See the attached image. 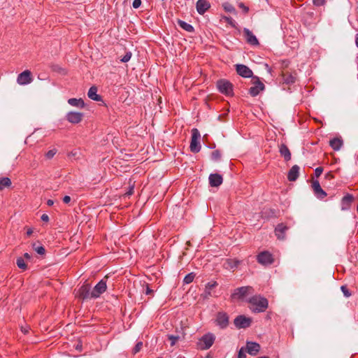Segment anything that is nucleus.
<instances>
[{
	"label": "nucleus",
	"instance_id": "obj_1",
	"mask_svg": "<svg viewBox=\"0 0 358 358\" xmlns=\"http://www.w3.org/2000/svg\"><path fill=\"white\" fill-rule=\"evenodd\" d=\"M250 308L252 311L256 313L264 312L268 308V301L261 296H255L250 299Z\"/></svg>",
	"mask_w": 358,
	"mask_h": 358
},
{
	"label": "nucleus",
	"instance_id": "obj_2",
	"mask_svg": "<svg viewBox=\"0 0 358 358\" xmlns=\"http://www.w3.org/2000/svg\"><path fill=\"white\" fill-rule=\"evenodd\" d=\"M201 134L197 129L192 130V140L190 143V150L193 152H199L201 150L199 139Z\"/></svg>",
	"mask_w": 358,
	"mask_h": 358
},
{
	"label": "nucleus",
	"instance_id": "obj_3",
	"mask_svg": "<svg viewBox=\"0 0 358 358\" xmlns=\"http://www.w3.org/2000/svg\"><path fill=\"white\" fill-rule=\"evenodd\" d=\"M217 87L220 92L226 95H232L233 86L231 83L226 80H220L217 82Z\"/></svg>",
	"mask_w": 358,
	"mask_h": 358
},
{
	"label": "nucleus",
	"instance_id": "obj_4",
	"mask_svg": "<svg viewBox=\"0 0 358 358\" xmlns=\"http://www.w3.org/2000/svg\"><path fill=\"white\" fill-rule=\"evenodd\" d=\"M215 338V337L213 334H205L199 341V348L202 350L210 348L213 345Z\"/></svg>",
	"mask_w": 358,
	"mask_h": 358
},
{
	"label": "nucleus",
	"instance_id": "obj_5",
	"mask_svg": "<svg viewBox=\"0 0 358 358\" xmlns=\"http://www.w3.org/2000/svg\"><path fill=\"white\" fill-rule=\"evenodd\" d=\"M17 83L19 85H27L33 81L32 74L29 70H25L17 77Z\"/></svg>",
	"mask_w": 358,
	"mask_h": 358
},
{
	"label": "nucleus",
	"instance_id": "obj_6",
	"mask_svg": "<svg viewBox=\"0 0 358 358\" xmlns=\"http://www.w3.org/2000/svg\"><path fill=\"white\" fill-rule=\"evenodd\" d=\"M107 288L106 281L100 280L91 291L92 298H98L101 294H103Z\"/></svg>",
	"mask_w": 358,
	"mask_h": 358
},
{
	"label": "nucleus",
	"instance_id": "obj_7",
	"mask_svg": "<svg viewBox=\"0 0 358 358\" xmlns=\"http://www.w3.org/2000/svg\"><path fill=\"white\" fill-rule=\"evenodd\" d=\"M251 322L252 320L250 317H246L243 315L238 316L234 320V324L238 329L248 327Z\"/></svg>",
	"mask_w": 358,
	"mask_h": 358
},
{
	"label": "nucleus",
	"instance_id": "obj_8",
	"mask_svg": "<svg viewBox=\"0 0 358 358\" xmlns=\"http://www.w3.org/2000/svg\"><path fill=\"white\" fill-rule=\"evenodd\" d=\"M66 120L72 124H78L83 117V114L80 112L70 111L66 115Z\"/></svg>",
	"mask_w": 358,
	"mask_h": 358
},
{
	"label": "nucleus",
	"instance_id": "obj_9",
	"mask_svg": "<svg viewBox=\"0 0 358 358\" xmlns=\"http://www.w3.org/2000/svg\"><path fill=\"white\" fill-rule=\"evenodd\" d=\"M257 261L263 265L271 264L273 262L272 255L268 252H262L257 255Z\"/></svg>",
	"mask_w": 358,
	"mask_h": 358
},
{
	"label": "nucleus",
	"instance_id": "obj_10",
	"mask_svg": "<svg viewBox=\"0 0 358 358\" xmlns=\"http://www.w3.org/2000/svg\"><path fill=\"white\" fill-rule=\"evenodd\" d=\"M251 287H241L236 289L231 294V298L234 299H243L250 291Z\"/></svg>",
	"mask_w": 358,
	"mask_h": 358
},
{
	"label": "nucleus",
	"instance_id": "obj_11",
	"mask_svg": "<svg viewBox=\"0 0 358 358\" xmlns=\"http://www.w3.org/2000/svg\"><path fill=\"white\" fill-rule=\"evenodd\" d=\"M236 69L238 74L243 78H250L252 76V71L245 65L236 64Z\"/></svg>",
	"mask_w": 358,
	"mask_h": 358
},
{
	"label": "nucleus",
	"instance_id": "obj_12",
	"mask_svg": "<svg viewBox=\"0 0 358 358\" xmlns=\"http://www.w3.org/2000/svg\"><path fill=\"white\" fill-rule=\"evenodd\" d=\"M215 323L221 329L226 328L229 324V317L227 314L219 313L217 315Z\"/></svg>",
	"mask_w": 358,
	"mask_h": 358
},
{
	"label": "nucleus",
	"instance_id": "obj_13",
	"mask_svg": "<svg viewBox=\"0 0 358 358\" xmlns=\"http://www.w3.org/2000/svg\"><path fill=\"white\" fill-rule=\"evenodd\" d=\"M89 285H84L79 288L76 292V296L79 298L86 299L91 297V290Z\"/></svg>",
	"mask_w": 358,
	"mask_h": 358
},
{
	"label": "nucleus",
	"instance_id": "obj_14",
	"mask_svg": "<svg viewBox=\"0 0 358 358\" xmlns=\"http://www.w3.org/2000/svg\"><path fill=\"white\" fill-rule=\"evenodd\" d=\"M264 90V85L257 78L255 82V85L250 89V94L252 96H257L261 92Z\"/></svg>",
	"mask_w": 358,
	"mask_h": 358
},
{
	"label": "nucleus",
	"instance_id": "obj_15",
	"mask_svg": "<svg viewBox=\"0 0 358 358\" xmlns=\"http://www.w3.org/2000/svg\"><path fill=\"white\" fill-rule=\"evenodd\" d=\"M251 355H256L260 350V345L256 342H247L246 349H245Z\"/></svg>",
	"mask_w": 358,
	"mask_h": 358
},
{
	"label": "nucleus",
	"instance_id": "obj_16",
	"mask_svg": "<svg viewBox=\"0 0 358 358\" xmlns=\"http://www.w3.org/2000/svg\"><path fill=\"white\" fill-rule=\"evenodd\" d=\"M208 179L211 187H218L223 181L222 176L217 173L210 174Z\"/></svg>",
	"mask_w": 358,
	"mask_h": 358
},
{
	"label": "nucleus",
	"instance_id": "obj_17",
	"mask_svg": "<svg viewBox=\"0 0 358 358\" xmlns=\"http://www.w3.org/2000/svg\"><path fill=\"white\" fill-rule=\"evenodd\" d=\"M210 8V3L206 0H199L196 2V10L199 14H203Z\"/></svg>",
	"mask_w": 358,
	"mask_h": 358
},
{
	"label": "nucleus",
	"instance_id": "obj_18",
	"mask_svg": "<svg viewBox=\"0 0 358 358\" xmlns=\"http://www.w3.org/2000/svg\"><path fill=\"white\" fill-rule=\"evenodd\" d=\"M287 230V227L283 224H278L275 229V235L278 237V238L280 240L285 239V232Z\"/></svg>",
	"mask_w": 358,
	"mask_h": 358
},
{
	"label": "nucleus",
	"instance_id": "obj_19",
	"mask_svg": "<svg viewBox=\"0 0 358 358\" xmlns=\"http://www.w3.org/2000/svg\"><path fill=\"white\" fill-rule=\"evenodd\" d=\"M313 188L318 198L323 199L327 196L326 192L322 189L317 180L313 182Z\"/></svg>",
	"mask_w": 358,
	"mask_h": 358
},
{
	"label": "nucleus",
	"instance_id": "obj_20",
	"mask_svg": "<svg viewBox=\"0 0 358 358\" xmlns=\"http://www.w3.org/2000/svg\"><path fill=\"white\" fill-rule=\"evenodd\" d=\"M244 33L246 36L247 41L250 43L251 45H258L259 42L257 38L248 29H244Z\"/></svg>",
	"mask_w": 358,
	"mask_h": 358
},
{
	"label": "nucleus",
	"instance_id": "obj_21",
	"mask_svg": "<svg viewBox=\"0 0 358 358\" xmlns=\"http://www.w3.org/2000/svg\"><path fill=\"white\" fill-rule=\"evenodd\" d=\"M299 167L297 165L293 166L288 173V179L290 181H294L299 176Z\"/></svg>",
	"mask_w": 358,
	"mask_h": 358
},
{
	"label": "nucleus",
	"instance_id": "obj_22",
	"mask_svg": "<svg viewBox=\"0 0 358 358\" xmlns=\"http://www.w3.org/2000/svg\"><path fill=\"white\" fill-rule=\"evenodd\" d=\"M88 97L94 101H100L101 99V96L97 94V87L92 86L87 92Z\"/></svg>",
	"mask_w": 358,
	"mask_h": 358
},
{
	"label": "nucleus",
	"instance_id": "obj_23",
	"mask_svg": "<svg viewBox=\"0 0 358 358\" xmlns=\"http://www.w3.org/2000/svg\"><path fill=\"white\" fill-rule=\"evenodd\" d=\"M279 152L286 161L290 160L291 153L288 148L285 144H281L280 145Z\"/></svg>",
	"mask_w": 358,
	"mask_h": 358
},
{
	"label": "nucleus",
	"instance_id": "obj_24",
	"mask_svg": "<svg viewBox=\"0 0 358 358\" xmlns=\"http://www.w3.org/2000/svg\"><path fill=\"white\" fill-rule=\"evenodd\" d=\"M68 103L74 107L83 108L85 107V103L83 99L71 98L68 100Z\"/></svg>",
	"mask_w": 358,
	"mask_h": 358
},
{
	"label": "nucleus",
	"instance_id": "obj_25",
	"mask_svg": "<svg viewBox=\"0 0 358 358\" xmlns=\"http://www.w3.org/2000/svg\"><path fill=\"white\" fill-rule=\"evenodd\" d=\"M343 145V141L340 138H334L330 141V145L334 150H339Z\"/></svg>",
	"mask_w": 358,
	"mask_h": 358
},
{
	"label": "nucleus",
	"instance_id": "obj_26",
	"mask_svg": "<svg viewBox=\"0 0 358 358\" xmlns=\"http://www.w3.org/2000/svg\"><path fill=\"white\" fill-rule=\"evenodd\" d=\"M239 264V262L236 259H227L224 264L227 269H233L236 268Z\"/></svg>",
	"mask_w": 358,
	"mask_h": 358
},
{
	"label": "nucleus",
	"instance_id": "obj_27",
	"mask_svg": "<svg viewBox=\"0 0 358 358\" xmlns=\"http://www.w3.org/2000/svg\"><path fill=\"white\" fill-rule=\"evenodd\" d=\"M11 185V180L8 177L0 178V190L3 189L5 187H8Z\"/></svg>",
	"mask_w": 358,
	"mask_h": 358
},
{
	"label": "nucleus",
	"instance_id": "obj_28",
	"mask_svg": "<svg viewBox=\"0 0 358 358\" xmlns=\"http://www.w3.org/2000/svg\"><path fill=\"white\" fill-rule=\"evenodd\" d=\"M178 24L183 29H185L187 31L192 32L194 31L193 27L184 21L180 20L178 21Z\"/></svg>",
	"mask_w": 358,
	"mask_h": 358
},
{
	"label": "nucleus",
	"instance_id": "obj_29",
	"mask_svg": "<svg viewBox=\"0 0 358 358\" xmlns=\"http://www.w3.org/2000/svg\"><path fill=\"white\" fill-rule=\"evenodd\" d=\"M223 8H224V10L227 12L234 13V14L236 13L234 7L229 3H227V2L224 3Z\"/></svg>",
	"mask_w": 358,
	"mask_h": 358
},
{
	"label": "nucleus",
	"instance_id": "obj_30",
	"mask_svg": "<svg viewBox=\"0 0 358 358\" xmlns=\"http://www.w3.org/2000/svg\"><path fill=\"white\" fill-rule=\"evenodd\" d=\"M17 266L20 268H22V269H26L27 268V265L26 264L24 263V260L22 258L20 257L17 259Z\"/></svg>",
	"mask_w": 358,
	"mask_h": 358
},
{
	"label": "nucleus",
	"instance_id": "obj_31",
	"mask_svg": "<svg viewBox=\"0 0 358 358\" xmlns=\"http://www.w3.org/2000/svg\"><path fill=\"white\" fill-rule=\"evenodd\" d=\"M194 275L191 273H189L187 274L185 278H184V282L186 284H189L190 282H192L194 280Z\"/></svg>",
	"mask_w": 358,
	"mask_h": 358
},
{
	"label": "nucleus",
	"instance_id": "obj_32",
	"mask_svg": "<svg viewBox=\"0 0 358 358\" xmlns=\"http://www.w3.org/2000/svg\"><path fill=\"white\" fill-rule=\"evenodd\" d=\"M56 153H57L56 149L50 150L45 153V157L48 159H50L56 155Z\"/></svg>",
	"mask_w": 358,
	"mask_h": 358
},
{
	"label": "nucleus",
	"instance_id": "obj_33",
	"mask_svg": "<svg viewBox=\"0 0 358 358\" xmlns=\"http://www.w3.org/2000/svg\"><path fill=\"white\" fill-rule=\"evenodd\" d=\"M169 339L171 341V345L173 346L176 343V342L180 339V336L169 335Z\"/></svg>",
	"mask_w": 358,
	"mask_h": 358
},
{
	"label": "nucleus",
	"instance_id": "obj_34",
	"mask_svg": "<svg viewBox=\"0 0 358 358\" xmlns=\"http://www.w3.org/2000/svg\"><path fill=\"white\" fill-rule=\"evenodd\" d=\"M342 201L343 204L346 203L348 206L352 201V196L350 194L346 195L343 198Z\"/></svg>",
	"mask_w": 358,
	"mask_h": 358
},
{
	"label": "nucleus",
	"instance_id": "obj_35",
	"mask_svg": "<svg viewBox=\"0 0 358 358\" xmlns=\"http://www.w3.org/2000/svg\"><path fill=\"white\" fill-rule=\"evenodd\" d=\"M221 154L218 150H215L212 153V159L214 161H217L220 159Z\"/></svg>",
	"mask_w": 358,
	"mask_h": 358
},
{
	"label": "nucleus",
	"instance_id": "obj_36",
	"mask_svg": "<svg viewBox=\"0 0 358 358\" xmlns=\"http://www.w3.org/2000/svg\"><path fill=\"white\" fill-rule=\"evenodd\" d=\"M238 358H246V350L244 348H241L238 354Z\"/></svg>",
	"mask_w": 358,
	"mask_h": 358
},
{
	"label": "nucleus",
	"instance_id": "obj_37",
	"mask_svg": "<svg viewBox=\"0 0 358 358\" xmlns=\"http://www.w3.org/2000/svg\"><path fill=\"white\" fill-rule=\"evenodd\" d=\"M131 57V53L130 52H127L126 55L120 59L122 62H127Z\"/></svg>",
	"mask_w": 358,
	"mask_h": 358
},
{
	"label": "nucleus",
	"instance_id": "obj_38",
	"mask_svg": "<svg viewBox=\"0 0 358 358\" xmlns=\"http://www.w3.org/2000/svg\"><path fill=\"white\" fill-rule=\"evenodd\" d=\"M216 285V282H210L206 284V289L211 291Z\"/></svg>",
	"mask_w": 358,
	"mask_h": 358
},
{
	"label": "nucleus",
	"instance_id": "obj_39",
	"mask_svg": "<svg viewBox=\"0 0 358 358\" xmlns=\"http://www.w3.org/2000/svg\"><path fill=\"white\" fill-rule=\"evenodd\" d=\"M36 252L39 255H43L45 253V248L43 246H38L35 248Z\"/></svg>",
	"mask_w": 358,
	"mask_h": 358
},
{
	"label": "nucleus",
	"instance_id": "obj_40",
	"mask_svg": "<svg viewBox=\"0 0 358 358\" xmlns=\"http://www.w3.org/2000/svg\"><path fill=\"white\" fill-rule=\"evenodd\" d=\"M313 3L316 6H321L324 4L325 0H313Z\"/></svg>",
	"mask_w": 358,
	"mask_h": 358
},
{
	"label": "nucleus",
	"instance_id": "obj_41",
	"mask_svg": "<svg viewBox=\"0 0 358 358\" xmlns=\"http://www.w3.org/2000/svg\"><path fill=\"white\" fill-rule=\"evenodd\" d=\"M323 171V169L322 167H317L315 169V175L316 177H319Z\"/></svg>",
	"mask_w": 358,
	"mask_h": 358
},
{
	"label": "nucleus",
	"instance_id": "obj_42",
	"mask_svg": "<svg viewBox=\"0 0 358 358\" xmlns=\"http://www.w3.org/2000/svg\"><path fill=\"white\" fill-rule=\"evenodd\" d=\"M142 345H143L142 342H138V343L136 345L135 348H134V353L138 352L141 349Z\"/></svg>",
	"mask_w": 358,
	"mask_h": 358
},
{
	"label": "nucleus",
	"instance_id": "obj_43",
	"mask_svg": "<svg viewBox=\"0 0 358 358\" xmlns=\"http://www.w3.org/2000/svg\"><path fill=\"white\" fill-rule=\"evenodd\" d=\"M141 4V0H134L132 6L134 8H138Z\"/></svg>",
	"mask_w": 358,
	"mask_h": 358
},
{
	"label": "nucleus",
	"instance_id": "obj_44",
	"mask_svg": "<svg viewBox=\"0 0 358 358\" xmlns=\"http://www.w3.org/2000/svg\"><path fill=\"white\" fill-rule=\"evenodd\" d=\"M341 290L343 291L344 295L346 297H349L350 296V293L349 292V291L347 289V288L345 286L341 287Z\"/></svg>",
	"mask_w": 358,
	"mask_h": 358
},
{
	"label": "nucleus",
	"instance_id": "obj_45",
	"mask_svg": "<svg viewBox=\"0 0 358 358\" xmlns=\"http://www.w3.org/2000/svg\"><path fill=\"white\" fill-rule=\"evenodd\" d=\"M210 296H211V291L210 290H208L207 289L205 288V291H204V293L203 294V297L204 299H207Z\"/></svg>",
	"mask_w": 358,
	"mask_h": 358
},
{
	"label": "nucleus",
	"instance_id": "obj_46",
	"mask_svg": "<svg viewBox=\"0 0 358 358\" xmlns=\"http://www.w3.org/2000/svg\"><path fill=\"white\" fill-rule=\"evenodd\" d=\"M239 7L243 9L245 13H248L249 10L248 7L245 6L243 3L238 4Z\"/></svg>",
	"mask_w": 358,
	"mask_h": 358
},
{
	"label": "nucleus",
	"instance_id": "obj_47",
	"mask_svg": "<svg viewBox=\"0 0 358 358\" xmlns=\"http://www.w3.org/2000/svg\"><path fill=\"white\" fill-rule=\"evenodd\" d=\"M145 294H152L153 292V290L151 289L148 285H145Z\"/></svg>",
	"mask_w": 358,
	"mask_h": 358
},
{
	"label": "nucleus",
	"instance_id": "obj_48",
	"mask_svg": "<svg viewBox=\"0 0 358 358\" xmlns=\"http://www.w3.org/2000/svg\"><path fill=\"white\" fill-rule=\"evenodd\" d=\"M229 24L234 26L233 20L231 17H223Z\"/></svg>",
	"mask_w": 358,
	"mask_h": 358
},
{
	"label": "nucleus",
	"instance_id": "obj_49",
	"mask_svg": "<svg viewBox=\"0 0 358 358\" xmlns=\"http://www.w3.org/2000/svg\"><path fill=\"white\" fill-rule=\"evenodd\" d=\"M41 218L44 222H48L49 220V217L46 214H43Z\"/></svg>",
	"mask_w": 358,
	"mask_h": 358
},
{
	"label": "nucleus",
	"instance_id": "obj_50",
	"mask_svg": "<svg viewBox=\"0 0 358 358\" xmlns=\"http://www.w3.org/2000/svg\"><path fill=\"white\" fill-rule=\"evenodd\" d=\"M63 201L66 203H68L71 201V197L69 196H65L63 198Z\"/></svg>",
	"mask_w": 358,
	"mask_h": 358
},
{
	"label": "nucleus",
	"instance_id": "obj_51",
	"mask_svg": "<svg viewBox=\"0 0 358 358\" xmlns=\"http://www.w3.org/2000/svg\"><path fill=\"white\" fill-rule=\"evenodd\" d=\"M294 78L290 76L289 78L286 79L285 81L287 83H293L294 82Z\"/></svg>",
	"mask_w": 358,
	"mask_h": 358
},
{
	"label": "nucleus",
	"instance_id": "obj_52",
	"mask_svg": "<svg viewBox=\"0 0 358 358\" xmlns=\"http://www.w3.org/2000/svg\"><path fill=\"white\" fill-rule=\"evenodd\" d=\"M133 192H134V187L132 186V187L130 188L129 191L127 192V194H128V195H131V194H133Z\"/></svg>",
	"mask_w": 358,
	"mask_h": 358
},
{
	"label": "nucleus",
	"instance_id": "obj_53",
	"mask_svg": "<svg viewBox=\"0 0 358 358\" xmlns=\"http://www.w3.org/2000/svg\"><path fill=\"white\" fill-rule=\"evenodd\" d=\"M47 204H48V206H52V205L54 204V201H53L52 200L49 199V200H48V201H47Z\"/></svg>",
	"mask_w": 358,
	"mask_h": 358
},
{
	"label": "nucleus",
	"instance_id": "obj_54",
	"mask_svg": "<svg viewBox=\"0 0 358 358\" xmlns=\"http://www.w3.org/2000/svg\"><path fill=\"white\" fill-rule=\"evenodd\" d=\"M33 233V230L31 229H29L27 231V234L30 236Z\"/></svg>",
	"mask_w": 358,
	"mask_h": 358
},
{
	"label": "nucleus",
	"instance_id": "obj_55",
	"mask_svg": "<svg viewBox=\"0 0 358 358\" xmlns=\"http://www.w3.org/2000/svg\"><path fill=\"white\" fill-rule=\"evenodd\" d=\"M24 257L26 259H30L31 258V256L28 253H24Z\"/></svg>",
	"mask_w": 358,
	"mask_h": 358
},
{
	"label": "nucleus",
	"instance_id": "obj_56",
	"mask_svg": "<svg viewBox=\"0 0 358 358\" xmlns=\"http://www.w3.org/2000/svg\"><path fill=\"white\" fill-rule=\"evenodd\" d=\"M266 69L270 73L271 72V68L268 66L267 64H265Z\"/></svg>",
	"mask_w": 358,
	"mask_h": 358
},
{
	"label": "nucleus",
	"instance_id": "obj_57",
	"mask_svg": "<svg viewBox=\"0 0 358 358\" xmlns=\"http://www.w3.org/2000/svg\"><path fill=\"white\" fill-rule=\"evenodd\" d=\"M355 43L357 47L358 48V34L356 35Z\"/></svg>",
	"mask_w": 358,
	"mask_h": 358
},
{
	"label": "nucleus",
	"instance_id": "obj_58",
	"mask_svg": "<svg viewBox=\"0 0 358 358\" xmlns=\"http://www.w3.org/2000/svg\"><path fill=\"white\" fill-rule=\"evenodd\" d=\"M76 349L79 351H80L82 350V346L81 345H77L76 346Z\"/></svg>",
	"mask_w": 358,
	"mask_h": 358
},
{
	"label": "nucleus",
	"instance_id": "obj_59",
	"mask_svg": "<svg viewBox=\"0 0 358 358\" xmlns=\"http://www.w3.org/2000/svg\"><path fill=\"white\" fill-rule=\"evenodd\" d=\"M348 206H347V207H345H345H343V208H342V209H343V210H345V209H348Z\"/></svg>",
	"mask_w": 358,
	"mask_h": 358
},
{
	"label": "nucleus",
	"instance_id": "obj_60",
	"mask_svg": "<svg viewBox=\"0 0 358 358\" xmlns=\"http://www.w3.org/2000/svg\"><path fill=\"white\" fill-rule=\"evenodd\" d=\"M178 358H185V357H178Z\"/></svg>",
	"mask_w": 358,
	"mask_h": 358
},
{
	"label": "nucleus",
	"instance_id": "obj_61",
	"mask_svg": "<svg viewBox=\"0 0 358 358\" xmlns=\"http://www.w3.org/2000/svg\"><path fill=\"white\" fill-rule=\"evenodd\" d=\"M357 211H358V206H357Z\"/></svg>",
	"mask_w": 358,
	"mask_h": 358
}]
</instances>
